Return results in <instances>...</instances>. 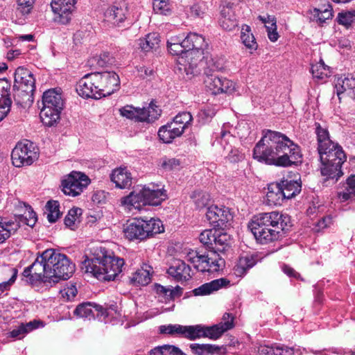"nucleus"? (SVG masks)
<instances>
[{
  "label": "nucleus",
  "instance_id": "nucleus-32",
  "mask_svg": "<svg viewBox=\"0 0 355 355\" xmlns=\"http://www.w3.org/2000/svg\"><path fill=\"white\" fill-rule=\"evenodd\" d=\"M141 224L145 231V239L164 232L162 222L158 218H150L148 220L141 218Z\"/></svg>",
  "mask_w": 355,
  "mask_h": 355
},
{
  "label": "nucleus",
  "instance_id": "nucleus-35",
  "mask_svg": "<svg viewBox=\"0 0 355 355\" xmlns=\"http://www.w3.org/2000/svg\"><path fill=\"white\" fill-rule=\"evenodd\" d=\"M143 193L146 200V205H159L166 197L164 192L159 189H154L143 187Z\"/></svg>",
  "mask_w": 355,
  "mask_h": 355
},
{
  "label": "nucleus",
  "instance_id": "nucleus-57",
  "mask_svg": "<svg viewBox=\"0 0 355 355\" xmlns=\"http://www.w3.org/2000/svg\"><path fill=\"white\" fill-rule=\"evenodd\" d=\"M61 297L67 301H71L78 293L77 288L74 284H69L62 289L60 292Z\"/></svg>",
  "mask_w": 355,
  "mask_h": 355
},
{
  "label": "nucleus",
  "instance_id": "nucleus-43",
  "mask_svg": "<svg viewBox=\"0 0 355 355\" xmlns=\"http://www.w3.org/2000/svg\"><path fill=\"white\" fill-rule=\"evenodd\" d=\"M47 213L48 220L55 223L61 216L60 204L57 200H49L45 206Z\"/></svg>",
  "mask_w": 355,
  "mask_h": 355
},
{
  "label": "nucleus",
  "instance_id": "nucleus-4",
  "mask_svg": "<svg viewBox=\"0 0 355 355\" xmlns=\"http://www.w3.org/2000/svg\"><path fill=\"white\" fill-rule=\"evenodd\" d=\"M234 317L225 313L218 324L212 326L202 324L183 326L178 324L163 325L160 327V332L171 336H179L191 340L200 338H208L211 340L218 339L225 332L234 327Z\"/></svg>",
  "mask_w": 355,
  "mask_h": 355
},
{
  "label": "nucleus",
  "instance_id": "nucleus-53",
  "mask_svg": "<svg viewBox=\"0 0 355 355\" xmlns=\"http://www.w3.org/2000/svg\"><path fill=\"white\" fill-rule=\"evenodd\" d=\"M209 10V6L207 2L203 1H197L191 7V12L196 17H202Z\"/></svg>",
  "mask_w": 355,
  "mask_h": 355
},
{
  "label": "nucleus",
  "instance_id": "nucleus-25",
  "mask_svg": "<svg viewBox=\"0 0 355 355\" xmlns=\"http://www.w3.org/2000/svg\"><path fill=\"white\" fill-rule=\"evenodd\" d=\"M110 180L115 184L116 187L126 189L131 186L132 177L127 168L119 167L112 171Z\"/></svg>",
  "mask_w": 355,
  "mask_h": 355
},
{
  "label": "nucleus",
  "instance_id": "nucleus-13",
  "mask_svg": "<svg viewBox=\"0 0 355 355\" xmlns=\"http://www.w3.org/2000/svg\"><path fill=\"white\" fill-rule=\"evenodd\" d=\"M204 73L206 77L204 83L206 88L213 94L220 93L232 94L235 90V84L232 80L225 78H219L212 73H209L207 70H205Z\"/></svg>",
  "mask_w": 355,
  "mask_h": 355
},
{
  "label": "nucleus",
  "instance_id": "nucleus-47",
  "mask_svg": "<svg viewBox=\"0 0 355 355\" xmlns=\"http://www.w3.org/2000/svg\"><path fill=\"white\" fill-rule=\"evenodd\" d=\"M216 229L205 230L200 234V241L205 245L209 250L214 248L213 243L216 241Z\"/></svg>",
  "mask_w": 355,
  "mask_h": 355
},
{
  "label": "nucleus",
  "instance_id": "nucleus-52",
  "mask_svg": "<svg viewBox=\"0 0 355 355\" xmlns=\"http://www.w3.org/2000/svg\"><path fill=\"white\" fill-rule=\"evenodd\" d=\"M236 141L234 137L230 132L221 131L220 137L219 138V143L225 151H229L232 148V144Z\"/></svg>",
  "mask_w": 355,
  "mask_h": 355
},
{
  "label": "nucleus",
  "instance_id": "nucleus-5",
  "mask_svg": "<svg viewBox=\"0 0 355 355\" xmlns=\"http://www.w3.org/2000/svg\"><path fill=\"white\" fill-rule=\"evenodd\" d=\"M216 241L213 243L214 248L207 254H200L197 251L189 252L185 260L173 259L171 266H189L186 261L198 266L200 264H207L209 266H224L225 259L218 253L223 252L229 246L230 236L221 230H218L216 234Z\"/></svg>",
  "mask_w": 355,
  "mask_h": 355
},
{
  "label": "nucleus",
  "instance_id": "nucleus-38",
  "mask_svg": "<svg viewBox=\"0 0 355 355\" xmlns=\"http://www.w3.org/2000/svg\"><path fill=\"white\" fill-rule=\"evenodd\" d=\"M150 276L151 274L149 270L141 268L132 274L130 281L135 286H146L150 282Z\"/></svg>",
  "mask_w": 355,
  "mask_h": 355
},
{
  "label": "nucleus",
  "instance_id": "nucleus-51",
  "mask_svg": "<svg viewBox=\"0 0 355 355\" xmlns=\"http://www.w3.org/2000/svg\"><path fill=\"white\" fill-rule=\"evenodd\" d=\"M82 214V209L80 208L71 209L67 215L64 218V224L67 227L71 230L74 229L76 222L78 218V216Z\"/></svg>",
  "mask_w": 355,
  "mask_h": 355
},
{
  "label": "nucleus",
  "instance_id": "nucleus-56",
  "mask_svg": "<svg viewBox=\"0 0 355 355\" xmlns=\"http://www.w3.org/2000/svg\"><path fill=\"white\" fill-rule=\"evenodd\" d=\"M153 10L157 14L167 15L170 11L168 0H153Z\"/></svg>",
  "mask_w": 355,
  "mask_h": 355
},
{
  "label": "nucleus",
  "instance_id": "nucleus-36",
  "mask_svg": "<svg viewBox=\"0 0 355 355\" xmlns=\"http://www.w3.org/2000/svg\"><path fill=\"white\" fill-rule=\"evenodd\" d=\"M285 199H291L301 191V183L297 180H284L279 182Z\"/></svg>",
  "mask_w": 355,
  "mask_h": 355
},
{
  "label": "nucleus",
  "instance_id": "nucleus-14",
  "mask_svg": "<svg viewBox=\"0 0 355 355\" xmlns=\"http://www.w3.org/2000/svg\"><path fill=\"white\" fill-rule=\"evenodd\" d=\"M37 264L41 266H69L71 262L65 254L53 249H47L37 257L30 266H35Z\"/></svg>",
  "mask_w": 355,
  "mask_h": 355
},
{
  "label": "nucleus",
  "instance_id": "nucleus-24",
  "mask_svg": "<svg viewBox=\"0 0 355 355\" xmlns=\"http://www.w3.org/2000/svg\"><path fill=\"white\" fill-rule=\"evenodd\" d=\"M92 308H94L96 311L101 313V316L104 318L107 317V310L104 309L102 306L93 304L92 302H83L77 306L73 311V314L78 318H85L91 319L94 318Z\"/></svg>",
  "mask_w": 355,
  "mask_h": 355
},
{
  "label": "nucleus",
  "instance_id": "nucleus-64",
  "mask_svg": "<svg viewBox=\"0 0 355 355\" xmlns=\"http://www.w3.org/2000/svg\"><path fill=\"white\" fill-rule=\"evenodd\" d=\"M207 64L209 66L205 70H207L209 73L211 71H220L223 69V63L220 60H215L214 58H211L208 60Z\"/></svg>",
  "mask_w": 355,
  "mask_h": 355
},
{
  "label": "nucleus",
  "instance_id": "nucleus-54",
  "mask_svg": "<svg viewBox=\"0 0 355 355\" xmlns=\"http://www.w3.org/2000/svg\"><path fill=\"white\" fill-rule=\"evenodd\" d=\"M192 119V116L189 112H184L176 115L173 121L175 122L178 125H180V128H182V129L184 130L185 128H187V126L190 124Z\"/></svg>",
  "mask_w": 355,
  "mask_h": 355
},
{
  "label": "nucleus",
  "instance_id": "nucleus-28",
  "mask_svg": "<svg viewBox=\"0 0 355 355\" xmlns=\"http://www.w3.org/2000/svg\"><path fill=\"white\" fill-rule=\"evenodd\" d=\"M141 224V218H136L132 222L128 223L123 228L125 238L132 241L135 239L144 240V230Z\"/></svg>",
  "mask_w": 355,
  "mask_h": 355
},
{
  "label": "nucleus",
  "instance_id": "nucleus-49",
  "mask_svg": "<svg viewBox=\"0 0 355 355\" xmlns=\"http://www.w3.org/2000/svg\"><path fill=\"white\" fill-rule=\"evenodd\" d=\"M191 198L193 199L197 209H202L206 207L209 200V196L207 193L201 191L193 192Z\"/></svg>",
  "mask_w": 355,
  "mask_h": 355
},
{
  "label": "nucleus",
  "instance_id": "nucleus-1",
  "mask_svg": "<svg viewBox=\"0 0 355 355\" xmlns=\"http://www.w3.org/2000/svg\"><path fill=\"white\" fill-rule=\"evenodd\" d=\"M253 157L267 164L288 167L301 162L302 153L300 146L286 135L266 130L254 148Z\"/></svg>",
  "mask_w": 355,
  "mask_h": 355
},
{
  "label": "nucleus",
  "instance_id": "nucleus-27",
  "mask_svg": "<svg viewBox=\"0 0 355 355\" xmlns=\"http://www.w3.org/2000/svg\"><path fill=\"white\" fill-rule=\"evenodd\" d=\"M184 131L180 125L173 121L159 128L158 136L164 143H171L175 138L181 136Z\"/></svg>",
  "mask_w": 355,
  "mask_h": 355
},
{
  "label": "nucleus",
  "instance_id": "nucleus-23",
  "mask_svg": "<svg viewBox=\"0 0 355 355\" xmlns=\"http://www.w3.org/2000/svg\"><path fill=\"white\" fill-rule=\"evenodd\" d=\"M93 266L97 264L103 266H123L125 261L119 257L115 256L112 252L101 250V254H97L91 259Z\"/></svg>",
  "mask_w": 355,
  "mask_h": 355
},
{
  "label": "nucleus",
  "instance_id": "nucleus-59",
  "mask_svg": "<svg viewBox=\"0 0 355 355\" xmlns=\"http://www.w3.org/2000/svg\"><path fill=\"white\" fill-rule=\"evenodd\" d=\"M36 213L31 209L25 211V213L20 217V221L24 223L30 227H33L37 221Z\"/></svg>",
  "mask_w": 355,
  "mask_h": 355
},
{
  "label": "nucleus",
  "instance_id": "nucleus-33",
  "mask_svg": "<svg viewBox=\"0 0 355 355\" xmlns=\"http://www.w3.org/2000/svg\"><path fill=\"white\" fill-rule=\"evenodd\" d=\"M295 349L282 345H261L258 352L262 355H293Z\"/></svg>",
  "mask_w": 355,
  "mask_h": 355
},
{
  "label": "nucleus",
  "instance_id": "nucleus-26",
  "mask_svg": "<svg viewBox=\"0 0 355 355\" xmlns=\"http://www.w3.org/2000/svg\"><path fill=\"white\" fill-rule=\"evenodd\" d=\"M121 272V268H86L85 272L100 281H111Z\"/></svg>",
  "mask_w": 355,
  "mask_h": 355
},
{
  "label": "nucleus",
  "instance_id": "nucleus-34",
  "mask_svg": "<svg viewBox=\"0 0 355 355\" xmlns=\"http://www.w3.org/2000/svg\"><path fill=\"white\" fill-rule=\"evenodd\" d=\"M266 199L270 205H282L285 200V196L279 182L271 183L268 185Z\"/></svg>",
  "mask_w": 355,
  "mask_h": 355
},
{
  "label": "nucleus",
  "instance_id": "nucleus-48",
  "mask_svg": "<svg viewBox=\"0 0 355 355\" xmlns=\"http://www.w3.org/2000/svg\"><path fill=\"white\" fill-rule=\"evenodd\" d=\"M159 40L155 34H148L146 38L140 40L139 46L144 51H149L156 49L159 45Z\"/></svg>",
  "mask_w": 355,
  "mask_h": 355
},
{
  "label": "nucleus",
  "instance_id": "nucleus-3",
  "mask_svg": "<svg viewBox=\"0 0 355 355\" xmlns=\"http://www.w3.org/2000/svg\"><path fill=\"white\" fill-rule=\"evenodd\" d=\"M290 227V217L278 211L254 216L248 224L254 238L261 244L277 240Z\"/></svg>",
  "mask_w": 355,
  "mask_h": 355
},
{
  "label": "nucleus",
  "instance_id": "nucleus-31",
  "mask_svg": "<svg viewBox=\"0 0 355 355\" xmlns=\"http://www.w3.org/2000/svg\"><path fill=\"white\" fill-rule=\"evenodd\" d=\"M229 283L230 281H228L227 279L220 278L213 280L209 283L202 284L198 288H195L193 291V293L196 296L209 295L213 291H218L219 288L226 286Z\"/></svg>",
  "mask_w": 355,
  "mask_h": 355
},
{
  "label": "nucleus",
  "instance_id": "nucleus-8",
  "mask_svg": "<svg viewBox=\"0 0 355 355\" xmlns=\"http://www.w3.org/2000/svg\"><path fill=\"white\" fill-rule=\"evenodd\" d=\"M183 44L187 47V55L191 58V61H189V67H186L185 71L187 75H196L199 73L198 64H203L204 51L207 44L202 35L196 33H189L183 40Z\"/></svg>",
  "mask_w": 355,
  "mask_h": 355
},
{
  "label": "nucleus",
  "instance_id": "nucleus-40",
  "mask_svg": "<svg viewBox=\"0 0 355 355\" xmlns=\"http://www.w3.org/2000/svg\"><path fill=\"white\" fill-rule=\"evenodd\" d=\"M311 70L313 78L321 80L327 78L330 73L329 67L326 65L322 60L312 64Z\"/></svg>",
  "mask_w": 355,
  "mask_h": 355
},
{
  "label": "nucleus",
  "instance_id": "nucleus-7",
  "mask_svg": "<svg viewBox=\"0 0 355 355\" xmlns=\"http://www.w3.org/2000/svg\"><path fill=\"white\" fill-rule=\"evenodd\" d=\"M43 107L40 112V119L44 125L53 126L60 118L64 107V101L61 93L55 89H49L43 94Z\"/></svg>",
  "mask_w": 355,
  "mask_h": 355
},
{
  "label": "nucleus",
  "instance_id": "nucleus-30",
  "mask_svg": "<svg viewBox=\"0 0 355 355\" xmlns=\"http://www.w3.org/2000/svg\"><path fill=\"white\" fill-rule=\"evenodd\" d=\"M335 89L339 100L341 99V95L345 93L349 96L354 94L355 78L349 76L338 78L335 83Z\"/></svg>",
  "mask_w": 355,
  "mask_h": 355
},
{
  "label": "nucleus",
  "instance_id": "nucleus-44",
  "mask_svg": "<svg viewBox=\"0 0 355 355\" xmlns=\"http://www.w3.org/2000/svg\"><path fill=\"white\" fill-rule=\"evenodd\" d=\"M111 63V59L108 53H103L99 55L94 56L87 61V65L92 69H96L98 67H103Z\"/></svg>",
  "mask_w": 355,
  "mask_h": 355
},
{
  "label": "nucleus",
  "instance_id": "nucleus-9",
  "mask_svg": "<svg viewBox=\"0 0 355 355\" xmlns=\"http://www.w3.org/2000/svg\"><path fill=\"white\" fill-rule=\"evenodd\" d=\"M120 114L128 119L137 121L153 122L160 116L161 110L153 103L144 108L125 105L119 110Z\"/></svg>",
  "mask_w": 355,
  "mask_h": 355
},
{
  "label": "nucleus",
  "instance_id": "nucleus-12",
  "mask_svg": "<svg viewBox=\"0 0 355 355\" xmlns=\"http://www.w3.org/2000/svg\"><path fill=\"white\" fill-rule=\"evenodd\" d=\"M100 98L110 96L120 86L119 76L114 71L95 72Z\"/></svg>",
  "mask_w": 355,
  "mask_h": 355
},
{
  "label": "nucleus",
  "instance_id": "nucleus-20",
  "mask_svg": "<svg viewBox=\"0 0 355 355\" xmlns=\"http://www.w3.org/2000/svg\"><path fill=\"white\" fill-rule=\"evenodd\" d=\"M121 205L131 211L133 209L139 210L146 205L143 193V187L135 189L129 195L121 199Z\"/></svg>",
  "mask_w": 355,
  "mask_h": 355
},
{
  "label": "nucleus",
  "instance_id": "nucleus-22",
  "mask_svg": "<svg viewBox=\"0 0 355 355\" xmlns=\"http://www.w3.org/2000/svg\"><path fill=\"white\" fill-rule=\"evenodd\" d=\"M10 84L5 79H0V121L8 114L12 101Z\"/></svg>",
  "mask_w": 355,
  "mask_h": 355
},
{
  "label": "nucleus",
  "instance_id": "nucleus-60",
  "mask_svg": "<svg viewBox=\"0 0 355 355\" xmlns=\"http://www.w3.org/2000/svg\"><path fill=\"white\" fill-rule=\"evenodd\" d=\"M35 0H17V10L23 15L29 14Z\"/></svg>",
  "mask_w": 355,
  "mask_h": 355
},
{
  "label": "nucleus",
  "instance_id": "nucleus-46",
  "mask_svg": "<svg viewBox=\"0 0 355 355\" xmlns=\"http://www.w3.org/2000/svg\"><path fill=\"white\" fill-rule=\"evenodd\" d=\"M153 355H186L178 347L173 345H163L150 351Z\"/></svg>",
  "mask_w": 355,
  "mask_h": 355
},
{
  "label": "nucleus",
  "instance_id": "nucleus-29",
  "mask_svg": "<svg viewBox=\"0 0 355 355\" xmlns=\"http://www.w3.org/2000/svg\"><path fill=\"white\" fill-rule=\"evenodd\" d=\"M20 227L17 219L8 220L0 216V244L4 243Z\"/></svg>",
  "mask_w": 355,
  "mask_h": 355
},
{
  "label": "nucleus",
  "instance_id": "nucleus-2",
  "mask_svg": "<svg viewBox=\"0 0 355 355\" xmlns=\"http://www.w3.org/2000/svg\"><path fill=\"white\" fill-rule=\"evenodd\" d=\"M316 135L318 151L322 164L321 174L328 179L336 178L337 180L343 174L341 166L346 161V155L338 144L330 139L326 129L318 126L316 128Z\"/></svg>",
  "mask_w": 355,
  "mask_h": 355
},
{
  "label": "nucleus",
  "instance_id": "nucleus-11",
  "mask_svg": "<svg viewBox=\"0 0 355 355\" xmlns=\"http://www.w3.org/2000/svg\"><path fill=\"white\" fill-rule=\"evenodd\" d=\"M90 182L89 178L81 172L72 171L62 181L64 194L75 197L79 196Z\"/></svg>",
  "mask_w": 355,
  "mask_h": 355
},
{
  "label": "nucleus",
  "instance_id": "nucleus-41",
  "mask_svg": "<svg viewBox=\"0 0 355 355\" xmlns=\"http://www.w3.org/2000/svg\"><path fill=\"white\" fill-rule=\"evenodd\" d=\"M167 48L171 55H180L182 59L185 58V63L184 64L185 66L184 70L186 69V67H189V61H191V58L190 57H188V49L186 47V45L183 44V40L180 43L175 44L174 45L169 46V47Z\"/></svg>",
  "mask_w": 355,
  "mask_h": 355
},
{
  "label": "nucleus",
  "instance_id": "nucleus-42",
  "mask_svg": "<svg viewBox=\"0 0 355 355\" xmlns=\"http://www.w3.org/2000/svg\"><path fill=\"white\" fill-rule=\"evenodd\" d=\"M191 351L197 355H209L218 352L220 348L211 344H198L193 343L190 345Z\"/></svg>",
  "mask_w": 355,
  "mask_h": 355
},
{
  "label": "nucleus",
  "instance_id": "nucleus-63",
  "mask_svg": "<svg viewBox=\"0 0 355 355\" xmlns=\"http://www.w3.org/2000/svg\"><path fill=\"white\" fill-rule=\"evenodd\" d=\"M228 154L225 156V159L231 163H236L243 159V155L237 148H231L227 151Z\"/></svg>",
  "mask_w": 355,
  "mask_h": 355
},
{
  "label": "nucleus",
  "instance_id": "nucleus-16",
  "mask_svg": "<svg viewBox=\"0 0 355 355\" xmlns=\"http://www.w3.org/2000/svg\"><path fill=\"white\" fill-rule=\"evenodd\" d=\"M76 92L83 98H100L94 73L85 75L77 83Z\"/></svg>",
  "mask_w": 355,
  "mask_h": 355
},
{
  "label": "nucleus",
  "instance_id": "nucleus-55",
  "mask_svg": "<svg viewBox=\"0 0 355 355\" xmlns=\"http://www.w3.org/2000/svg\"><path fill=\"white\" fill-rule=\"evenodd\" d=\"M317 12L318 20L320 23H324L326 20L332 17V7L331 5L324 6L321 9L315 10Z\"/></svg>",
  "mask_w": 355,
  "mask_h": 355
},
{
  "label": "nucleus",
  "instance_id": "nucleus-45",
  "mask_svg": "<svg viewBox=\"0 0 355 355\" xmlns=\"http://www.w3.org/2000/svg\"><path fill=\"white\" fill-rule=\"evenodd\" d=\"M261 260L257 253L243 252L239 257L238 266H254Z\"/></svg>",
  "mask_w": 355,
  "mask_h": 355
},
{
  "label": "nucleus",
  "instance_id": "nucleus-15",
  "mask_svg": "<svg viewBox=\"0 0 355 355\" xmlns=\"http://www.w3.org/2000/svg\"><path fill=\"white\" fill-rule=\"evenodd\" d=\"M76 3V0H53L51 6L55 15V21L62 24H67L71 20Z\"/></svg>",
  "mask_w": 355,
  "mask_h": 355
},
{
  "label": "nucleus",
  "instance_id": "nucleus-6",
  "mask_svg": "<svg viewBox=\"0 0 355 355\" xmlns=\"http://www.w3.org/2000/svg\"><path fill=\"white\" fill-rule=\"evenodd\" d=\"M33 268H26L22 273L25 281L32 286L42 283H58L69 279L74 272V268H42V272H33Z\"/></svg>",
  "mask_w": 355,
  "mask_h": 355
},
{
  "label": "nucleus",
  "instance_id": "nucleus-17",
  "mask_svg": "<svg viewBox=\"0 0 355 355\" xmlns=\"http://www.w3.org/2000/svg\"><path fill=\"white\" fill-rule=\"evenodd\" d=\"M35 80L31 72L24 67H18L15 73L14 87L17 89H22L26 92L25 98L28 99L31 92H33L35 88Z\"/></svg>",
  "mask_w": 355,
  "mask_h": 355
},
{
  "label": "nucleus",
  "instance_id": "nucleus-10",
  "mask_svg": "<svg viewBox=\"0 0 355 355\" xmlns=\"http://www.w3.org/2000/svg\"><path fill=\"white\" fill-rule=\"evenodd\" d=\"M12 162L16 167L31 165L37 158V153L33 144L26 140L17 143L11 154Z\"/></svg>",
  "mask_w": 355,
  "mask_h": 355
},
{
  "label": "nucleus",
  "instance_id": "nucleus-61",
  "mask_svg": "<svg viewBox=\"0 0 355 355\" xmlns=\"http://www.w3.org/2000/svg\"><path fill=\"white\" fill-rule=\"evenodd\" d=\"M180 160L175 158L164 157L162 159L161 162V166L166 171L175 169L180 166Z\"/></svg>",
  "mask_w": 355,
  "mask_h": 355
},
{
  "label": "nucleus",
  "instance_id": "nucleus-18",
  "mask_svg": "<svg viewBox=\"0 0 355 355\" xmlns=\"http://www.w3.org/2000/svg\"><path fill=\"white\" fill-rule=\"evenodd\" d=\"M207 219L214 226L221 227L232 219V215L227 208L211 205L207 208Z\"/></svg>",
  "mask_w": 355,
  "mask_h": 355
},
{
  "label": "nucleus",
  "instance_id": "nucleus-21",
  "mask_svg": "<svg viewBox=\"0 0 355 355\" xmlns=\"http://www.w3.org/2000/svg\"><path fill=\"white\" fill-rule=\"evenodd\" d=\"M235 8L236 7L230 4L223 3L220 11L219 23L220 26L226 31H232L238 25Z\"/></svg>",
  "mask_w": 355,
  "mask_h": 355
},
{
  "label": "nucleus",
  "instance_id": "nucleus-37",
  "mask_svg": "<svg viewBox=\"0 0 355 355\" xmlns=\"http://www.w3.org/2000/svg\"><path fill=\"white\" fill-rule=\"evenodd\" d=\"M241 40L245 46L250 50V53L257 50L258 45L255 41L253 34L251 33L250 27L243 25L241 32Z\"/></svg>",
  "mask_w": 355,
  "mask_h": 355
},
{
  "label": "nucleus",
  "instance_id": "nucleus-39",
  "mask_svg": "<svg viewBox=\"0 0 355 355\" xmlns=\"http://www.w3.org/2000/svg\"><path fill=\"white\" fill-rule=\"evenodd\" d=\"M191 268H168L167 273L176 282H185L191 278Z\"/></svg>",
  "mask_w": 355,
  "mask_h": 355
},
{
  "label": "nucleus",
  "instance_id": "nucleus-50",
  "mask_svg": "<svg viewBox=\"0 0 355 355\" xmlns=\"http://www.w3.org/2000/svg\"><path fill=\"white\" fill-rule=\"evenodd\" d=\"M25 94H26V92H24L22 89H17V93L14 96V100L15 103L17 105L21 106L22 107L30 106L33 101V92H31L28 94L30 96H28V99L25 98Z\"/></svg>",
  "mask_w": 355,
  "mask_h": 355
},
{
  "label": "nucleus",
  "instance_id": "nucleus-58",
  "mask_svg": "<svg viewBox=\"0 0 355 355\" xmlns=\"http://www.w3.org/2000/svg\"><path fill=\"white\" fill-rule=\"evenodd\" d=\"M355 19V11H347L338 13V21L340 24L348 26Z\"/></svg>",
  "mask_w": 355,
  "mask_h": 355
},
{
  "label": "nucleus",
  "instance_id": "nucleus-19",
  "mask_svg": "<svg viewBox=\"0 0 355 355\" xmlns=\"http://www.w3.org/2000/svg\"><path fill=\"white\" fill-rule=\"evenodd\" d=\"M128 12L127 3L123 0L115 1L105 11V17L108 21L119 24L126 18Z\"/></svg>",
  "mask_w": 355,
  "mask_h": 355
},
{
  "label": "nucleus",
  "instance_id": "nucleus-62",
  "mask_svg": "<svg viewBox=\"0 0 355 355\" xmlns=\"http://www.w3.org/2000/svg\"><path fill=\"white\" fill-rule=\"evenodd\" d=\"M10 272L11 273L10 278L7 281H3L0 283V291H4L10 289L11 285L15 282L17 275V270L16 268H12L10 270Z\"/></svg>",
  "mask_w": 355,
  "mask_h": 355
}]
</instances>
